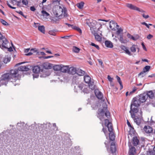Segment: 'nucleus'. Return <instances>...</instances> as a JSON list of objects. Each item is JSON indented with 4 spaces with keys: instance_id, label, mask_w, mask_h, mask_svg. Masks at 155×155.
Masks as SVG:
<instances>
[{
    "instance_id": "obj_27",
    "label": "nucleus",
    "mask_w": 155,
    "mask_h": 155,
    "mask_svg": "<svg viewBox=\"0 0 155 155\" xmlns=\"http://www.w3.org/2000/svg\"><path fill=\"white\" fill-rule=\"evenodd\" d=\"M105 44V46L107 48H112L113 47V43L110 41H106Z\"/></svg>"
},
{
    "instance_id": "obj_14",
    "label": "nucleus",
    "mask_w": 155,
    "mask_h": 155,
    "mask_svg": "<svg viewBox=\"0 0 155 155\" xmlns=\"http://www.w3.org/2000/svg\"><path fill=\"white\" fill-rule=\"evenodd\" d=\"M36 53L38 54H39V53L38 51V50L36 48H32L30 50V52L28 53L25 54V55L26 56L31 55L32 54H33V53Z\"/></svg>"
},
{
    "instance_id": "obj_26",
    "label": "nucleus",
    "mask_w": 155,
    "mask_h": 155,
    "mask_svg": "<svg viewBox=\"0 0 155 155\" xmlns=\"http://www.w3.org/2000/svg\"><path fill=\"white\" fill-rule=\"evenodd\" d=\"M120 42L122 43H126L128 41L126 39H124L122 35H120V37L118 38Z\"/></svg>"
},
{
    "instance_id": "obj_41",
    "label": "nucleus",
    "mask_w": 155,
    "mask_h": 155,
    "mask_svg": "<svg viewBox=\"0 0 155 155\" xmlns=\"http://www.w3.org/2000/svg\"><path fill=\"white\" fill-rule=\"evenodd\" d=\"M10 59L8 57H5L3 60V62L5 64L7 63L8 62L10 61Z\"/></svg>"
},
{
    "instance_id": "obj_43",
    "label": "nucleus",
    "mask_w": 155,
    "mask_h": 155,
    "mask_svg": "<svg viewBox=\"0 0 155 155\" xmlns=\"http://www.w3.org/2000/svg\"><path fill=\"white\" fill-rule=\"evenodd\" d=\"M0 21L4 25H8V23L5 21L3 19H0Z\"/></svg>"
},
{
    "instance_id": "obj_60",
    "label": "nucleus",
    "mask_w": 155,
    "mask_h": 155,
    "mask_svg": "<svg viewBox=\"0 0 155 155\" xmlns=\"http://www.w3.org/2000/svg\"><path fill=\"white\" fill-rule=\"evenodd\" d=\"M53 57V56H49L45 57H44V58L45 59H48V58H52Z\"/></svg>"
},
{
    "instance_id": "obj_49",
    "label": "nucleus",
    "mask_w": 155,
    "mask_h": 155,
    "mask_svg": "<svg viewBox=\"0 0 155 155\" xmlns=\"http://www.w3.org/2000/svg\"><path fill=\"white\" fill-rule=\"evenodd\" d=\"M83 91L84 92L86 93H89V91L87 88H84L83 90Z\"/></svg>"
},
{
    "instance_id": "obj_35",
    "label": "nucleus",
    "mask_w": 155,
    "mask_h": 155,
    "mask_svg": "<svg viewBox=\"0 0 155 155\" xmlns=\"http://www.w3.org/2000/svg\"><path fill=\"white\" fill-rule=\"evenodd\" d=\"M116 78L118 82L119 83L120 85V90H121L123 88V86L122 84V81L120 80V78L117 75L116 76Z\"/></svg>"
},
{
    "instance_id": "obj_6",
    "label": "nucleus",
    "mask_w": 155,
    "mask_h": 155,
    "mask_svg": "<svg viewBox=\"0 0 155 155\" xmlns=\"http://www.w3.org/2000/svg\"><path fill=\"white\" fill-rule=\"evenodd\" d=\"M2 40V44L0 45L1 48L8 49V50L10 51H12V48L10 47V43L7 39L4 36L1 39Z\"/></svg>"
},
{
    "instance_id": "obj_16",
    "label": "nucleus",
    "mask_w": 155,
    "mask_h": 155,
    "mask_svg": "<svg viewBox=\"0 0 155 155\" xmlns=\"http://www.w3.org/2000/svg\"><path fill=\"white\" fill-rule=\"evenodd\" d=\"M120 48L125 51V53L129 55H131L130 52L129 51L127 48L124 45H121L120 46Z\"/></svg>"
},
{
    "instance_id": "obj_64",
    "label": "nucleus",
    "mask_w": 155,
    "mask_h": 155,
    "mask_svg": "<svg viewBox=\"0 0 155 155\" xmlns=\"http://www.w3.org/2000/svg\"><path fill=\"white\" fill-rule=\"evenodd\" d=\"M18 13H19V14L24 16L23 13L22 11H20L19 12H18Z\"/></svg>"
},
{
    "instance_id": "obj_39",
    "label": "nucleus",
    "mask_w": 155,
    "mask_h": 155,
    "mask_svg": "<svg viewBox=\"0 0 155 155\" xmlns=\"http://www.w3.org/2000/svg\"><path fill=\"white\" fill-rule=\"evenodd\" d=\"M155 152L153 150H149L147 152V155H155Z\"/></svg>"
},
{
    "instance_id": "obj_42",
    "label": "nucleus",
    "mask_w": 155,
    "mask_h": 155,
    "mask_svg": "<svg viewBox=\"0 0 155 155\" xmlns=\"http://www.w3.org/2000/svg\"><path fill=\"white\" fill-rule=\"evenodd\" d=\"M48 33L51 35L53 36H55L56 35L55 31L54 30L50 31H49Z\"/></svg>"
},
{
    "instance_id": "obj_22",
    "label": "nucleus",
    "mask_w": 155,
    "mask_h": 155,
    "mask_svg": "<svg viewBox=\"0 0 155 155\" xmlns=\"http://www.w3.org/2000/svg\"><path fill=\"white\" fill-rule=\"evenodd\" d=\"M150 68V66H146L143 68V71L140 72L139 74V75H140L142 74H144V73H145L146 72L149 71Z\"/></svg>"
},
{
    "instance_id": "obj_36",
    "label": "nucleus",
    "mask_w": 155,
    "mask_h": 155,
    "mask_svg": "<svg viewBox=\"0 0 155 155\" xmlns=\"http://www.w3.org/2000/svg\"><path fill=\"white\" fill-rule=\"evenodd\" d=\"M84 4V2H81L80 3L77 4V6L79 8L81 9L83 8Z\"/></svg>"
},
{
    "instance_id": "obj_7",
    "label": "nucleus",
    "mask_w": 155,
    "mask_h": 155,
    "mask_svg": "<svg viewBox=\"0 0 155 155\" xmlns=\"http://www.w3.org/2000/svg\"><path fill=\"white\" fill-rule=\"evenodd\" d=\"M84 80L86 83L88 84L89 87L91 90H94L95 88L94 83L91 81V78L89 75H85L84 77Z\"/></svg>"
},
{
    "instance_id": "obj_53",
    "label": "nucleus",
    "mask_w": 155,
    "mask_h": 155,
    "mask_svg": "<svg viewBox=\"0 0 155 155\" xmlns=\"http://www.w3.org/2000/svg\"><path fill=\"white\" fill-rule=\"evenodd\" d=\"M143 17L147 19L149 17V16L148 15H145L144 14H142Z\"/></svg>"
},
{
    "instance_id": "obj_19",
    "label": "nucleus",
    "mask_w": 155,
    "mask_h": 155,
    "mask_svg": "<svg viewBox=\"0 0 155 155\" xmlns=\"http://www.w3.org/2000/svg\"><path fill=\"white\" fill-rule=\"evenodd\" d=\"M132 143L134 146H137L139 143V140L136 137H133L132 139Z\"/></svg>"
},
{
    "instance_id": "obj_3",
    "label": "nucleus",
    "mask_w": 155,
    "mask_h": 155,
    "mask_svg": "<svg viewBox=\"0 0 155 155\" xmlns=\"http://www.w3.org/2000/svg\"><path fill=\"white\" fill-rule=\"evenodd\" d=\"M105 124L107 127L108 131L110 132L109 137L110 140L113 141L115 139V136L113 132V127L112 123L109 121L108 120H105Z\"/></svg>"
},
{
    "instance_id": "obj_9",
    "label": "nucleus",
    "mask_w": 155,
    "mask_h": 155,
    "mask_svg": "<svg viewBox=\"0 0 155 155\" xmlns=\"http://www.w3.org/2000/svg\"><path fill=\"white\" fill-rule=\"evenodd\" d=\"M91 32L94 34L95 36V39L97 41H101V36H102L101 33H100V35H101V36H100L97 33H96L94 30L92 31Z\"/></svg>"
},
{
    "instance_id": "obj_48",
    "label": "nucleus",
    "mask_w": 155,
    "mask_h": 155,
    "mask_svg": "<svg viewBox=\"0 0 155 155\" xmlns=\"http://www.w3.org/2000/svg\"><path fill=\"white\" fill-rule=\"evenodd\" d=\"M7 4L8 6L11 8L13 9H15L16 8L15 7L12 6L8 2H7Z\"/></svg>"
},
{
    "instance_id": "obj_31",
    "label": "nucleus",
    "mask_w": 155,
    "mask_h": 155,
    "mask_svg": "<svg viewBox=\"0 0 155 155\" xmlns=\"http://www.w3.org/2000/svg\"><path fill=\"white\" fill-rule=\"evenodd\" d=\"M76 74L79 76H83L84 75L85 72L81 69H78Z\"/></svg>"
},
{
    "instance_id": "obj_62",
    "label": "nucleus",
    "mask_w": 155,
    "mask_h": 155,
    "mask_svg": "<svg viewBox=\"0 0 155 155\" xmlns=\"http://www.w3.org/2000/svg\"><path fill=\"white\" fill-rule=\"evenodd\" d=\"M141 24L142 25H145L146 26L147 25V24L145 22H141Z\"/></svg>"
},
{
    "instance_id": "obj_15",
    "label": "nucleus",
    "mask_w": 155,
    "mask_h": 155,
    "mask_svg": "<svg viewBox=\"0 0 155 155\" xmlns=\"http://www.w3.org/2000/svg\"><path fill=\"white\" fill-rule=\"evenodd\" d=\"M42 66L43 68L46 69H50L52 68L51 64L47 62L43 63L42 64Z\"/></svg>"
},
{
    "instance_id": "obj_29",
    "label": "nucleus",
    "mask_w": 155,
    "mask_h": 155,
    "mask_svg": "<svg viewBox=\"0 0 155 155\" xmlns=\"http://www.w3.org/2000/svg\"><path fill=\"white\" fill-rule=\"evenodd\" d=\"M146 95L147 97H148L151 99H153L154 97V94L153 93L152 91H148Z\"/></svg>"
},
{
    "instance_id": "obj_2",
    "label": "nucleus",
    "mask_w": 155,
    "mask_h": 155,
    "mask_svg": "<svg viewBox=\"0 0 155 155\" xmlns=\"http://www.w3.org/2000/svg\"><path fill=\"white\" fill-rule=\"evenodd\" d=\"M18 70L17 69L11 70L10 73H7L2 75L1 78V81L2 84L6 85L11 78H15L17 76Z\"/></svg>"
},
{
    "instance_id": "obj_40",
    "label": "nucleus",
    "mask_w": 155,
    "mask_h": 155,
    "mask_svg": "<svg viewBox=\"0 0 155 155\" xmlns=\"http://www.w3.org/2000/svg\"><path fill=\"white\" fill-rule=\"evenodd\" d=\"M117 31H116V34L117 35H119L120 33L123 31V29L121 28H119L118 27H117Z\"/></svg>"
},
{
    "instance_id": "obj_8",
    "label": "nucleus",
    "mask_w": 155,
    "mask_h": 155,
    "mask_svg": "<svg viewBox=\"0 0 155 155\" xmlns=\"http://www.w3.org/2000/svg\"><path fill=\"white\" fill-rule=\"evenodd\" d=\"M136 97L137 98H138V100H139L141 103L145 102L147 98L146 95L145 94H140Z\"/></svg>"
},
{
    "instance_id": "obj_38",
    "label": "nucleus",
    "mask_w": 155,
    "mask_h": 155,
    "mask_svg": "<svg viewBox=\"0 0 155 155\" xmlns=\"http://www.w3.org/2000/svg\"><path fill=\"white\" fill-rule=\"evenodd\" d=\"M72 29L77 30V31H78L79 33H82V31L81 29L78 27L74 25Z\"/></svg>"
},
{
    "instance_id": "obj_37",
    "label": "nucleus",
    "mask_w": 155,
    "mask_h": 155,
    "mask_svg": "<svg viewBox=\"0 0 155 155\" xmlns=\"http://www.w3.org/2000/svg\"><path fill=\"white\" fill-rule=\"evenodd\" d=\"M80 49L78 48L76 46H74L72 50L73 52L75 53H78Z\"/></svg>"
},
{
    "instance_id": "obj_1",
    "label": "nucleus",
    "mask_w": 155,
    "mask_h": 155,
    "mask_svg": "<svg viewBox=\"0 0 155 155\" xmlns=\"http://www.w3.org/2000/svg\"><path fill=\"white\" fill-rule=\"evenodd\" d=\"M141 103L136 97L134 98L130 105V114L131 117L134 119L135 122L137 121L136 117V114L139 111L138 107L140 106Z\"/></svg>"
},
{
    "instance_id": "obj_55",
    "label": "nucleus",
    "mask_w": 155,
    "mask_h": 155,
    "mask_svg": "<svg viewBox=\"0 0 155 155\" xmlns=\"http://www.w3.org/2000/svg\"><path fill=\"white\" fill-rule=\"evenodd\" d=\"M141 45L143 47V48L144 49V50L146 51H147V49L143 43V42H142L141 43Z\"/></svg>"
},
{
    "instance_id": "obj_46",
    "label": "nucleus",
    "mask_w": 155,
    "mask_h": 155,
    "mask_svg": "<svg viewBox=\"0 0 155 155\" xmlns=\"http://www.w3.org/2000/svg\"><path fill=\"white\" fill-rule=\"evenodd\" d=\"M22 2L23 5L26 6L28 4V2L27 0H22Z\"/></svg>"
},
{
    "instance_id": "obj_17",
    "label": "nucleus",
    "mask_w": 155,
    "mask_h": 155,
    "mask_svg": "<svg viewBox=\"0 0 155 155\" xmlns=\"http://www.w3.org/2000/svg\"><path fill=\"white\" fill-rule=\"evenodd\" d=\"M144 131L147 133H150L153 131V129L151 127L148 126H145L143 128Z\"/></svg>"
},
{
    "instance_id": "obj_47",
    "label": "nucleus",
    "mask_w": 155,
    "mask_h": 155,
    "mask_svg": "<svg viewBox=\"0 0 155 155\" xmlns=\"http://www.w3.org/2000/svg\"><path fill=\"white\" fill-rule=\"evenodd\" d=\"M42 14L44 15H45L46 16H48L49 15V14L46 12L45 11L43 10L41 12Z\"/></svg>"
},
{
    "instance_id": "obj_33",
    "label": "nucleus",
    "mask_w": 155,
    "mask_h": 155,
    "mask_svg": "<svg viewBox=\"0 0 155 155\" xmlns=\"http://www.w3.org/2000/svg\"><path fill=\"white\" fill-rule=\"evenodd\" d=\"M61 65H56L53 67V69L55 71H61Z\"/></svg>"
},
{
    "instance_id": "obj_32",
    "label": "nucleus",
    "mask_w": 155,
    "mask_h": 155,
    "mask_svg": "<svg viewBox=\"0 0 155 155\" xmlns=\"http://www.w3.org/2000/svg\"><path fill=\"white\" fill-rule=\"evenodd\" d=\"M18 69L19 71H27L29 70V68H28L27 67L24 66H20L18 68Z\"/></svg>"
},
{
    "instance_id": "obj_45",
    "label": "nucleus",
    "mask_w": 155,
    "mask_h": 155,
    "mask_svg": "<svg viewBox=\"0 0 155 155\" xmlns=\"http://www.w3.org/2000/svg\"><path fill=\"white\" fill-rule=\"evenodd\" d=\"M127 124L128 126V127L130 128V130H134V128L133 127L131 126L130 123L128 120H127Z\"/></svg>"
},
{
    "instance_id": "obj_18",
    "label": "nucleus",
    "mask_w": 155,
    "mask_h": 155,
    "mask_svg": "<svg viewBox=\"0 0 155 155\" xmlns=\"http://www.w3.org/2000/svg\"><path fill=\"white\" fill-rule=\"evenodd\" d=\"M127 36L128 38L134 41H136L140 38V37L138 35H136L135 37H134L130 34L128 33Z\"/></svg>"
},
{
    "instance_id": "obj_25",
    "label": "nucleus",
    "mask_w": 155,
    "mask_h": 155,
    "mask_svg": "<svg viewBox=\"0 0 155 155\" xmlns=\"http://www.w3.org/2000/svg\"><path fill=\"white\" fill-rule=\"evenodd\" d=\"M126 6L127 7L131 9L134 10H136L138 9V7L131 4H127L126 5Z\"/></svg>"
},
{
    "instance_id": "obj_57",
    "label": "nucleus",
    "mask_w": 155,
    "mask_h": 155,
    "mask_svg": "<svg viewBox=\"0 0 155 155\" xmlns=\"http://www.w3.org/2000/svg\"><path fill=\"white\" fill-rule=\"evenodd\" d=\"M138 8V9L136 10V11H138L140 12H145V11H143V10L142 9H140L139 8Z\"/></svg>"
},
{
    "instance_id": "obj_28",
    "label": "nucleus",
    "mask_w": 155,
    "mask_h": 155,
    "mask_svg": "<svg viewBox=\"0 0 155 155\" xmlns=\"http://www.w3.org/2000/svg\"><path fill=\"white\" fill-rule=\"evenodd\" d=\"M95 94L97 97L99 99H101L103 97L102 93L99 91H96L95 92Z\"/></svg>"
},
{
    "instance_id": "obj_34",
    "label": "nucleus",
    "mask_w": 155,
    "mask_h": 155,
    "mask_svg": "<svg viewBox=\"0 0 155 155\" xmlns=\"http://www.w3.org/2000/svg\"><path fill=\"white\" fill-rule=\"evenodd\" d=\"M38 30L43 34L45 33V29L44 26L43 25L39 26L38 28Z\"/></svg>"
},
{
    "instance_id": "obj_61",
    "label": "nucleus",
    "mask_w": 155,
    "mask_h": 155,
    "mask_svg": "<svg viewBox=\"0 0 155 155\" xmlns=\"http://www.w3.org/2000/svg\"><path fill=\"white\" fill-rule=\"evenodd\" d=\"M29 50H30L29 48H27V49H25V53H28L29 51Z\"/></svg>"
},
{
    "instance_id": "obj_12",
    "label": "nucleus",
    "mask_w": 155,
    "mask_h": 155,
    "mask_svg": "<svg viewBox=\"0 0 155 155\" xmlns=\"http://www.w3.org/2000/svg\"><path fill=\"white\" fill-rule=\"evenodd\" d=\"M77 71V68L74 67H71L69 68L68 73L72 75L76 74Z\"/></svg>"
},
{
    "instance_id": "obj_5",
    "label": "nucleus",
    "mask_w": 155,
    "mask_h": 155,
    "mask_svg": "<svg viewBox=\"0 0 155 155\" xmlns=\"http://www.w3.org/2000/svg\"><path fill=\"white\" fill-rule=\"evenodd\" d=\"M54 13L57 16H59L62 15L64 16H67L66 8H63L60 6H58L57 8L54 11Z\"/></svg>"
},
{
    "instance_id": "obj_23",
    "label": "nucleus",
    "mask_w": 155,
    "mask_h": 155,
    "mask_svg": "<svg viewBox=\"0 0 155 155\" xmlns=\"http://www.w3.org/2000/svg\"><path fill=\"white\" fill-rule=\"evenodd\" d=\"M136 49H138V52H139V49L137 47V45H133L130 48V50L133 53H135V52H136Z\"/></svg>"
},
{
    "instance_id": "obj_59",
    "label": "nucleus",
    "mask_w": 155,
    "mask_h": 155,
    "mask_svg": "<svg viewBox=\"0 0 155 155\" xmlns=\"http://www.w3.org/2000/svg\"><path fill=\"white\" fill-rule=\"evenodd\" d=\"M98 61L99 64L102 65V64H103V62L102 61L101 59H99L98 60Z\"/></svg>"
},
{
    "instance_id": "obj_11",
    "label": "nucleus",
    "mask_w": 155,
    "mask_h": 155,
    "mask_svg": "<svg viewBox=\"0 0 155 155\" xmlns=\"http://www.w3.org/2000/svg\"><path fill=\"white\" fill-rule=\"evenodd\" d=\"M110 151L112 153H115L116 150V147L115 143L114 142H111L110 145Z\"/></svg>"
},
{
    "instance_id": "obj_51",
    "label": "nucleus",
    "mask_w": 155,
    "mask_h": 155,
    "mask_svg": "<svg viewBox=\"0 0 155 155\" xmlns=\"http://www.w3.org/2000/svg\"><path fill=\"white\" fill-rule=\"evenodd\" d=\"M153 37V36L152 35L149 34L147 36V38L148 39H150L152 38Z\"/></svg>"
},
{
    "instance_id": "obj_21",
    "label": "nucleus",
    "mask_w": 155,
    "mask_h": 155,
    "mask_svg": "<svg viewBox=\"0 0 155 155\" xmlns=\"http://www.w3.org/2000/svg\"><path fill=\"white\" fill-rule=\"evenodd\" d=\"M95 22L94 23H91V25L92 26V29H95L97 28V27L96 26L97 25H100V26L101 27L102 26V25L101 24V23L98 21H95Z\"/></svg>"
},
{
    "instance_id": "obj_13",
    "label": "nucleus",
    "mask_w": 155,
    "mask_h": 155,
    "mask_svg": "<svg viewBox=\"0 0 155 155\" xmlns=\"http://www.w3.org/2000/svg\"><path fill=\"white\" fill-rule=\"evenodd\" d=\"M86 23L88 25L90 28L91 30L92 31V26L91 23H94L95 22V21L92 20V19H87L86 20Z\"/></svg>"
},
{
    "instance_id": "obj_10",
    "label": "nucleus",
    "mask_w": 155,
    "mask_h": 155,
    "mask_svg": "<svg viewBox=\"0 0 155 155\" xmlns=\"http://www.w3.org/2000/svg\"><path fill=\"white\" fill-rule=\"evenodd\" d=\"M117 27H119V25L117 23H115L114 21H111L110 22L109 27L110 28L113 30H115V26Z\"/></svg>"
},
{
    "instance_id": "obj_24",
    "label": "nucleus",
    "mask_w": 155,
    "mask_h": 155,
    "mask_svg": "<svg viewBox=\"0 0 155 155\" xmlns=\"http://www.w3.org/2000/svg\"><path fill=\"white\" fill-rule=\"evenodd\" d=\"M136 149L134 147H131L129 150V155H136Z\"/></svg>"
},
{
    "instance_id": "obj_56",
    "label": "nucleus",
    "mask_w": 155,
    "mask_h": 155,
    "mask_svg": "<svg viewBox=\"0 0 155 155\" xmlns=\"http://www.w3.org/2000/svg\"><path fill=\"white\" fill-rule=\"evenodd\" d=\"M30 9L31 11L33 12L35 11V8L34 6L31 7Z\"/></svg>"
},
{
    "instance_id": "obj_20",
    "label": "nucleus",
    "mask_w": 155,
    "mask_h": 155,
    "mask_svg": "<svg viewBox=\"0 0 155 155\" xmlns=\"http://www.w3.org/2000/svg\"><path fill=\"white\" fill-rule=\"evenodd\" d=\"M69 68V67L68 66H63L61 65L60 71L63 72H68Z\"/></svg>"
},
{
    "instance_id": "obj_4",
    "label": "nucleus",
    "mask_w": 155,
    "mask_h": 155,
    "mask_svg": "<svg viewBox=\"0 0 155 155\" xmlns=\"http://www.w3.org/2000/svg\"><path fill=\"white\" fill-rule=\"evenodd\" d=\"M104 114L107 118H109L110 116V113L107 109V105H106V106L103 107V109L98 110V117L101 120L104 118Z\"/></svg>"
},
{
    "instance_id": "obj_30",
    "label": "nucleus",
    "mask_w": 155,
    "mask_h": 155,
    "mask_svg": "<svg viewBox=\"0 0 155 155\" xmlns=\"http://www.w3.org/2000/svg\"><path fill=\"white\" fill-rule=\"evenodd\" d=\"M40 68L38 66H36L34 67L33 68V71L35 73H38L40 71Z\"/></svg>"
},
{
    "instance_id": "obj_44",
    "label": "nucleus",
    "mask_w": 155,
    "mask_h": 155,
    "mask_svg": "<svg viewBox=\"0 0 155 155\" xmlns=\"http://www.w3.org/2000/svg\"><path fill=\"white\" fill-rule=\"evenodd\" d=\"M91 45L95 47L98 50H99L100 49V48L99 46L98 45L95 44L94 43L92 42L91 43Z\"/></svg>"
},
{
    "instance_id": "obj_52",
    "label": "nucleus",
    "mask_w": 155,
    "mask_h": 155,
    "mask_svg": "<svg viewBox=\"0 0 155 155\" xmlns=\"http://www.w3.org/2000/svg\"><path fill=\"white\" fill-rule=\"evenodd\" d=\"M107 78H108V80H109V81L110 82H112V81L113 80V78H111L110 77V76L109 75L107 76Z\"/></svg>"
},
{
    "instance_id": "obj_58",
    "label": "nucleus",
    "mask_w": 155,
    "mask_h": 155,
    "mask_svg": "<svg viewBox=\"0 0 155 155\" xmlns=\"http://www.w3.org/2000/svg\"><path fill=\"white\" fill-rule=\"evenodd\" d=\"M102 130H103V132L106 135V134L107 131V130H106V129L105 128H103L102 129Z\"/></svg>"
},
{
    "instance_id": "obj_54",
    "label": "nucleus",
    "mask_w": 155,
    "mask_h": 155,
    "mask_svg": "<svg viewBox=\"0 0 155 155\" xmlns=\"http://www.w3.org/2000/svg\"><path fill=\"white\" fill-rule=\"evenodd\" d=\"M65 24L68 26L69 27H71V28H72L73 27L74 25H71L70 24L68 23H65Z\"/></svg>"
},
{
    "instance_id": "obj_63",
    "label": "nucleus",
    "mask_w": 155,
    "mask_h": 155,
    "mask_svg": "<svg viewBox=\"0 0 155 155\" xmlns=\"http://www.w3.org/2000/svg\"><path fill=\"white\" fill-rule=\"evenodd\" d=\"M40 53L41 55L43 56H44L45 55V54L43 52H40Z\"/></svg>"
},
{
    "instance_id": "obj_50",
    "label": "nucleus",
    "mask_w": 155,
    "mask_h": 155,
    "mask_svg": "<svg viewBox=\"0 0 155 155\" xmlns=\"http://www.w3.org/2000/svg\"><path fill=\"white\" fill-rule=\"evenodd\" d=\"M137 88L136 87H134L133 88L132 91L130 92V94H131L132 93L134 92L137 90Z\"/></svg>"
}]
</instances>
